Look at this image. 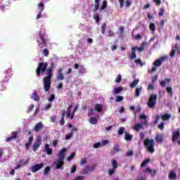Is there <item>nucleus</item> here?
<instances>
[{"instance_id": "1", "label": "nucleus", "mask_w": 180, "mask_h": 180, "mask_svg": "<svg viewBox=\"0 0 180 180\" xmlns=\"http://www.w3.org/2000/svg\"><path fill=\"white\" fill-rule=\"evenodd\" d=\"M47 67H49V63L40 62L36 69V74L38 77L41 75V74L43 75L46 72V76L42 79L45 92H49L51 88V78H53V74L54 72V63H51L49 68H47Z\"/></svg>"}, {"instance_id": "2", "label": "nucleus", "mask_w": 180, "mask_h": 180, "mask_svg": "<svg viewBox=\"0 0 180 180\" xmlns=\"http://www.w3.org/2000/svg\"><path fill=\"white\" fill-rule=\"evenodd\" d=\"M65 153H67V149H62L58 154V160L56 162V169H60L62 165H64V159L65 158Z\"/></svg>"}, {"instance_id": "3", "label": "nucleus", "mask_w": 180, "mask_h": 180, "mask_svg": "<svg viewBox=\"0 0 180 180\" xmlns=\"http://www.w3.org/2000/svg\"><path fill=\"white\" fill-rule=\"evenodd\" d=\"M37 43L38 44V47L40 49H44V47H46V44L47 43V35L46 33L43 32V31L39 32V37L37 39Z\"/></svg>"}, {"instance_id": "4", "label": "nucleus", "mask_w": 180, "mask_h": 180, "mask_svg": "<svg viewBox=\"0 0 180 180\" xmlns=\"http://www.w3.org/2000/svg\"><path fill=\"white\" fill-rule=\"evenodd\" d=\"M165 60H167V57L165 56L161 57L155 60L153 62V67L151 68V70H148V72H150V74H153V72H155L157 71V68H158V67H161V65H162V63H164Z\"/></svg>"}, {"instance_id": "5", "label": "nucleus", "mask_w": 180, "mask_h": 180, "mask_svg": "<svg viewBox=\"0 0 180 180\" xmlns=\"http://www.w3.org/2000/svg\"><path fill=\"white\" fill-rule=\"evenodd\" d=\"M143 146H145L147 151L150 154H153V153L155 151V150H154V139H146L143 141Z\"/></svg>"}, {"instance_id": "6", "label": "nucleus", "mask_w": 180, "mask_h": 180, "mask_svg": "<svg viewBox=\"0 0 180 180\" xmlns=\"http://www.w3.org/2000/svg\"><path fill=\"white\" fill-rule=\"evenodd\" d=\"M157 98H158V95L157 94H151L149 96L148 101V106L150 109H153L155 108V105L157 103Z\"/></svg>"}, {"instance_id": "7", "label": "nucleus", "mask_w": 180, "mask_h": 180, "mask_svg": "<svg viewBox=\"0 0 180 180\" xmlns=\"http://www.w3.org/2000/svg\"><path fill=\"white\" fill-rule=\"evenodd\" d=\"M40 146H41V136L37 137L36 141L32 146L33 151H37V149L39 147H40Z\"/></svg>"}, {"instance_id": "8", "label": "nucleus", "mask_w": 180, "mask_h": 180, "mask_svg": "<svg viewBox=\"0 0 180 180\" xmlns=\"http://www.w3.org/2000/svg\"><path fill=\"white\" fill-rule=\"evenodd\" d=\"M180 137V129H178L176 131H172V143H176Z\"/></svg>"}, {"instance_id": "9", "label": "nucleus", "mask_w": 180, "mask_h": 180, "mask_svg": "<svg viewBox=\"0 0 180 180\" xmlns=\"http://www.w3.org/2000/svg\"><path fill=\"white\" fill-rule=\"evenodd\" d=\"M155 140L158 144H162L164 143V134H157Z\"/></svg>"}, {"instance_id": "10", "label": "nucleus", "mask_w": 180, "mask_h": 180, "mask_svg": "<svg viewBox=\"0 0 180 180\" xmlns=\"http://www.w3.org/2000/svg\"><path fill=\"white\" fill-rule=\"evenodd\" d=\"M44 167V163L36 164L35 165L31 167V171L32 172H37V171H40V169H41V168H43Z\"/></svg>"}, {"instance_id": "11", "label": "nucleus", "mask_w": 180, "mask_h": 180, "mask_svg": "<svg viewBox=\"0 0 180 180\" xmlns=\"http://www.w3.org/2000/svg\"><path fill=\"white\" fill-rule=\"evenodd\" d=\"M18 139V132L16 131H13L11 133V136L6 139V141L7 143H9L10 141H12L13 140H16Z\"/></svg>"}, {"instance_id": "12", "label": "nucleus", "mask_w": 180, "mask_h": 180, "mask_svg": "<svg viewBox=\"0 0 180 180\" xmlns=\"http://www.w3.org/2000/svg\"><path fill=\"white\" fill-rule=\"evenodd\" d=\"M78 68L79 74H84L85 72V68H84V65H79L78 63L75 64L74 69L78 70Z\"/></svg>"}, {"instance_id": "13", "label": "nucleus", "mask_w": 180, "mask_h": 180, "mask_svg": "<svg viewBox=\"0 0 180 180\" xmlns=\"http://www.w3.org/2000/svg\"><path fill=\"white\" fill-rule=\"evenodd\" d=\"M95 169V165H87L86 166V168L83 169L84 174H89V172H92Z\"/></svg>"}, {"instance_id": "14", "label": "nucleus", "mask_w": 180, "mask_h": 180, "mask_svg": "<svg viewBox=\"0 0 180 180\" xmlns=\"http://www.w3.org/2000/svg\"><path fill=\"white\" fill-rule=\"evenodd\" d=\"M38 8L39 9V14L37 16V19H40V18H41V12H43V11H44V4L39 3L38 4Z\"/></svg>"}, {"instance_id": "15", "label": "nucleus", "mask_w": 180, "mask_h": 180, "mask_svg": "<svg viewBox=\"0 0 180 180\" xmlns=\"http://www.w3.org/2000/svg\"><path fill=\"white\" fill-rule=\"evenodd\" d=\"M65 115H66L67 117H68V109H67L66 112H65V110L63 111L62 116H61V118L60 120V126H64V123H65L64 117H65Z\"/></svg>"}, {"instance_id": "16", "label": "nucleus", "mask_w": 180, "mask_h": 180, "mask_svg": "<svg viewBox=\"0 0 180 180\" xmlns=\"http://www.w3.org/2000/svg\"><path fill=\"white\" fill-rule=\"evenodd\" d=\"M43 126H44L43 124V122H39L35 124L33 131H36L37 133V131H40V130H41V129H43Z\"/></svg>"}, {"instance_id": "17", "label": "nucleus", "mask_w": 180, "mask_h": 180, "mask_svg": "<svg viewBox=\"0 0 180 180\" xmlns=\"http://www.w3.org/2000/svg\"><path fill=\"white\" fill-rule=\"evenodd\" d=\"M56 78L59 81H63V79H64V75L63 74V68H60L58 70V75H57Z\"/></svg>"}, {"instance_id": "18", "label": "nucleus", "mask_w": 180, "mask_h": 180, "mask_svg": "<svg viewBox=\"0 0 180 180\" xmlns=\"http://www.w3.org/2000/svg\"><path fill=\"white\" fill-rule=\"evenodd\" d=\"M44 150L47 155H51V154H53V148H50L49 143L45 144Z\"/></svg>"}, {"instance_id": "19", "label": "nucleus", "mask_w": 180, "mask_h": 180, "mask_svg": "<svg viewBox=\"0 0 180 180\" xmlns=\"http://www.w3.org/2000/svg\"><path fill=\"white\" fill-rule=\"evenodd\" d=\"M132 53L130 56V60H134L137 58V55L136 54V51H137V46H134L131 48Z\"/></svg>"}, {"instance_id": "20", "label": "nucleus", "mask_w": 180, "mask_h": 180, "mask_svg": "<svg viewBox=\"0 0 180 180\" xmlns=\"http://www.w3.org/2000/svg\"><path fill=\"white\" fill-rule=\"evenodd\" d=\"M100 4H101V0H94V7L93 8L94 13H95L96 11H99Z\"/></svg>"}, {"instance_id": "21", "label": "nucleus", "mask_w": 180, "mask_h": 180, "mask_svg": "<svg viewBox=\"0 0 180 180\" xmlns=\"http://www.w3.org/2000/svg\"><path fill=\"white\" fill-rule=\"evenodd\" d=\"M108 8V1L103 0L102 4L98 8L99 12H102V11Z\"/></svg>"}, {"instance_id": "22", "label": "nucleus", "mask_w": 180, "mask_h": 180, "mask_svg": "<svg viewBox=\"0 0 180 180\" xmlns=\"http://www.w3.org/2000/svg\"><path fill=\"white\" fill-rule=\"evenodd\" d=\"M78 106H79L78 105H75L72 112V113H70V112H68V117H70V119H74L75 112L78 110Z\"/></svg>"}, {"instance_id": "23", "label": "nucleus", "mask_w": 180, "mask_h": 180, "mask_svg": "<svg viewBox=\"0 0 180 180\" xmlns=\"http://www.w3.org/2000/svg\"><path fill=\"white\" fill-rule=\"evenodd\" d=\"M124 140H126V141H131V140H133V135L127 133V132H124Z\"/></svg>"}, {"instance_id": "24", "label": "nucleus", "mask_w": 180, "mask_h": 180, "mask_svg": "<svg viewBox=\"0 0 180 180\" xmlns=\"http://www.w3.org/2000/svg\"><path fill=\"white\" fill-rule=\"evenodd\" d=\"M32 143H33V136H31L28 138V142L25 143V148L27 150H29V147L32 145Z\"/></svg>"}, {"instance_id": "25", "label": "nucleus", "mask_w": 180, "mask_h": 180, "mask_svg": "<svg viewBox=\"0 0 180 180\" xmlns=\"http://www.w3.org/2000/svg\"><path fill=\"white\" fill-rule=\"evenodd\" d=\"M169 179L176 180V173H175L174 171H171L169 173Z\"/></svg>"}, {"instance_id": "26", "label": "nucleus", "mask_w": 180, "mask_h": 180, "mask_svg": "<svg viewBox=\"0 0 180 180\" xmlns=\"http://www.w3.org/2000/svg\"><path fill=\"white\" fill-rule=\"evenodd\" d=\"M169 82H171V79L166 78L163 81L160 82V86L164 87L165 85H167V84H169Z\"/></svg>"}, {"instance_id": "27", "label": "nucleus", "mask_w": 180, "mask_h": 180, "mask_svg": "<svg viewBox=\"0 0 180 180\" xmlns=\"http://www.w3.org/2000/svg\"><path fill=\"white\" fill-rule=\"evenodd\" d=\"M121 92H123V87H117L113 90V95H117V94H120Z\"/></svg>"}, {"instance_id": "28", "label": "nucleus", "mask_w": 180, "mask_h": 180, "mask_svg": "<svg viewBox=\"0 0 180 180\" xmlns=\"http://www.w3.org/2000/svg\"><path fill=\"white\" fill-rule=\"evenodd\" d=\"M31 99H32L33 101H35V102H39L40 101V97H39V95L37 94V93L34 92L32 94V96H31Z\"/></svg>"}, {"instance_id": "29", "label": "nucleus", "mask_w": 180, "mask_h": 180, "mask_svg": "<svg viewBox=\"0 0 180 180\" xmlns=\"http://www.w3.org/2000/svg\"><path fill=\"white\" fill-rule=\"evenodd\" d=\"M143 129V124L141 123L136 124L134 126V130H136V131H140Z\"/></svg>"}, {"instance_id": "30", "label": "nucleus", "mask_w": 180, "mask_h": 180, "mask_svg": "<svg viewBox=\"0 0 180 180\" xmlns=\"http://www.w3.org/2000/svg\"><path fill=\"white\" fill-rule=\"evenodd\" d=\"M102 105L101 104H96L94 105V110H96V112H98V113H101V112H102Z\"/></svg>"}, {"instance_id": "31", "label": "nucleus", "mask_w": 180, "mask_h": 180, "mask_svg": "<svg viewBox=\"0 0 180 180\" xmlns=\"http://www.w3.org/2000/svg\"><path fill=\"white\" fill-rule=\"evenodd\" d=\"M93 18L94 20H96V23H99L101 21V15H99V13H96L94 15Z\"/></svg>"}, {"instance_id": "32", "label": "nucleus", "mask_w": 180, "mask_h": 180, "mask_svg": "<svg viewBox=\"0 0 180 180\" xmlns=\"http://www.w3.org/2000/svg\"><path fill=\"white\" fill-rule=\"evenodd\" d=\"M148 162H151V159L148 158L146 160H144L143 162H142V163L141 164V168H144V167H146V165H147V164H148Z\"/></svg>"}, {"instance_id": "33", "label": "nucleus", "mask_w": 180, "mask_h": 180, "mask_svg": "<svg viewBox=\"0 0 180 180\" xmlns=\"http://www.w3.org/2000/svg\"><path fill=\"white\" fill-rule=\"evenodd\" d=\"M140 80L139 79H135L130 84V87L131 88H135V86H137V84H139Z\"/></svg>"}, {"instance_id": "34", "label": "nucleus", "mask_w": 180, "mask_h": 180, "mask_svg": "<svg viewBox=\"0 0 180 180\" xmlns=\"http://www.w3.org/2000/svg\"><path fill=\"white\" fill-rule=\"evenodd\" d=\"M111 165L112 166V169H117L118 165H117V162H116L115 160H111Z\"/></svg>"}, {"instance_id": "35", "label": "nucleus", "mask_w": 180, "mask_h": 180, "mask_svg": "<svg viewBox=\"0 0 180 180\" xmlns=\"http://www.w3.org/2000/svg\"><path fill=\"white\" fill-rule=\"evenodd\" d=\"M171 118V115L169 114H165L162 116V120L166 121L169 120Z\"/></svg>"}, {"instance_id": "36", "label": "nucleus", "mask_w": 180, "mask_h": 180, "mask_svg": "<svg viewBox=\"0 0 180 180\" xmlns=\"http://www.w3.org/2000/svg\"><path fill=\"white\" fill-rule=\"evenodd\" d=\"M141 87H137L135 90V94H136V98H139V96H140V94H141Z\"/></svg>"}, {"instance_id": "37", "label": "nucleus", "mask_w": 180, "mask_h": 180, "mask_svg": "<svg viewBox=\"0 0 180 180\" xmlns=\"http://www.w3.org/2000/svg\"><path fill=\"white\" fill-rule=\"evenodd\" d=\"M119 145H115L113 147V151L112 152V154H116V153H119Z\"/></svg>"}, {"instance_id": "38", "label": "nucleus", "mask_w": 180, "mask_h": 180, "mask_svg": "<svg viewBox=\"0 0 180 180\" xmlns=\"http://www.w3.org/2000/svg\"><path fill=\"white\" fill-rule=\"evenodd\" d=\"M149 29L151 30L152 33H154V32L155 31L156 28H155V24L154 23H150L149 25Z\"/></svg>"}, {"instance_id": "39", "label": "nucleus", "mask_w": 180, "mask_h": 180, "mask_svg": "<svg viewBox=\"0 0 180 180\" xmlns=\"http://www.w3.org/2000/svg\"><path fill=\"white\" fill-rule=\"evenodd\" d=\"M77 132V128H72V131H71V133H70L68 134V139L70 140V139L71 137H72L74 136V133Z\"/></svg>"}, {"instance_id": "40", "label": "nucleus", "mask_w": 180, "mask_h": 180, "mask_svg": "<svg viewBox=\"0 0 180 180\" xmlns=\"http://www.w3.org/2000/svg\"><path fill=\"white\" fill-rule=\"evenodd\" d=\"M164 12H165V9L164 8H160L158 13L159 18H162V16H164Z\"/></svg>"}, {"instance_id": "41", "label": "nucleus", "mask_w": 180, "mask_h": 180, "mask_svg": "<svg viewBox=\"0 0 180 180\" xmlns=\"http://www.w3.org/2000/svg\"><path fill=\"white\" fill-rule=\"evenodd\" d=\"M115 84H120L122 82V75H118L115 80Z\"/></svg>"}, {"instance_id": "42", "label": "nucleus", "mask_w": 180, "mask_h": 180, "mask_svg": "<svg viewBox=\"0 0 180 180\" xmlns=\"http://www.w3.org/2000/svg\"><path fill=\"white\" fill-rule=\"evenodd\" d=\"M123 133H124V127H121L118 129L117 134L118 136H122Z\"/></svg>"}, {"instance_id": "43", "label": "nucleus", "mask_w": 180, "mask_h": 180, "mask_svg": "<svg viewBox=\"0 0 180 180\" xmlns=\"http://www.w3.org/2000/svg\"><path fill=\"white\" fill-rule=\"evenodd\" d=\"M90 123H91V124H96V123H98V119L96 117H91L90 119Z\"/></svg>"}, {"instance_id": "44", "label": "nucleus", "mask_w": 180, "mask_h": 180, "mask_svg": "<svg viewBox=\"0 0 180 180\" xmlns=\"http://www.w3.org/2000/svg\"><path fill=\"white\" fill-rule=\"evenodd\" d=\"M101 32H102L103 34H104L105 32H106V23L105 22L103 23L101 25Z\"/></svg>"}, {"instance_id": "45", "label": "nucleus", "mask_w": 180, "mask_h": 180, "mask_svg": "<svg viewBox=\"0 0 180 180\" xmlns=\"http://www.w3.org/2000/svg\"><path fill=\"white\" fill-rule=\"evenodd\" d=\"M145 46H146V42H143L141 44V46H140L139 48L137 47L136 50H138L139 51H143V50H144Z\"/></svg>"}, {"instance_id": "46", "label": "nucleus", "mask_w": 180, "mask_h": 180, "mask_svg": "<svg viewBox=\"0 0 180 180\" xmlns=\"http://www.w3.org/2000/svg\"><path fill=\"white\" fill-rule=\"evenodd\" d=\"M50 171H51V169L50 168V167H46L44 171V175H47V174H49Z\"/></svg>"}, {"instance_id": "47", "label": "nucleus", "mask_w": 180, "mask_h": 180, "mask_svg": "<svg viewBox=\"0 0 180 180\" xmlns=\"http://www.w3.org/2000/svg\"><path fill=\"white\" fill-rule=\"evenodd\" d=\"M34 108V104L30 105L27 110V113H30V112H32V110H33Z\"/></svg>"}, {"instance_id": "48", "label": "nucleus", "mask_w": 180, "mask_h": 180, "mask_svg": "<svg viewBox=\"0 0 180 180\" xmlns=\"http://www.w3.org/2000/svg\"><path fill=\"white\" fill-rule=\"evenodd\" d=\"M134 63L136 64H139V65H141V67H143V65H144V64L143 63V62H141V59L138 58L136 60H134Z\"/></svg>"}, {"instance_id": "49", "label": "nucleus", "mask_w": 180, "mask_h": 180, "mask_svg": "<svg viewBox=\"0 0 180 180\" xmlns=\"http://www.w3.org/2000/svg\"><path fill=\"white\" fill-rule=\"evenodd\" d=\"M94 148H99V147H102V143L98 142L93 145Z\"/></svg>"}, {"instance_id": "50", "label": "nucleus", "mask_w": 180, "mask_h": 180, "mask_svg": "<svg viewBox=\"0 0 180 180\" xmlns=\"http://www.w3.org/2000/svg\"><path fill=\"white\" fill-rule=\"evenodd\" d=\"M116 172V169H110L108 172V175H110V176H112V175H113V174H115V172Z\"/></svg>"}, {"instance_id": "51", "label": "nucleus", "mask_w": 180, "mask_h": 180, "mask_svg": "<svg viewBox=\"0 0 180 180\" xmlns=\"http://www.w3.org/2000/svg\"><path fill=\"white\" fill-rule=\"evenodd\" d=\"M77 172V166L75 165H73L72 167H71V169H70V174H74Z\"/></svg>"}, {"instance_id": "52", "label": "nucleus", "mask_w": 180, "mask_h": 180, "mask_svg": "<svg viewBox=\"0 0 180 180\" xmlns=\"http://www.w3.org/2000/svg\"><path fill=\"white\" fill-rule=\"evenodd\" d=\"M166 91L167 94H169L170 95H172V87L168 86L166 88Z\"/></svg>"}, {"instance_id": "53", "label": "nucleus", "mask_w": 180, "mask_h": 180, "mask_svg": "<svg viewBox=\"0 0 180 180\" xmlns=\"http://www.w3.org/2000/svg\"><path fill=\"white\" fill-rule=\"evenodd\" d=\"M120 34H124V27L121 26L119 29Z\"/></svg>"}, {"instance_id": "54", "label": "nucleus", "mask_w": 180, "mask_h": 180, "mask_svg": "<svg viewBox=\"0 0 180 180\" xmlns=\"http://www.w3.org/2000/svg\"><path fill=\"white\" fill-rule=\"evenodd\" d=\"M164 124H165V123L164 122H162L158 126V129H160V130H164Z\"/></svg>"}, {"instance_id": "55", "label": "nucleus", "mask_w": 180, "mask_h": 180, "mask_svg": "<svg viewBox=\"0 0 180 180\" xmlns=\"http://www.w3.org/2000/svg\"><path fill=\"white\" fill-rule=\"evenodd\" d=\"M77 153L73 152L70 155L68 156V161H71V160H72V158H74V157H75Z\"/></svg>"}, {"instance_id": "56", "label": "nucleus", "mask_w": 180, "mask_h": 180, "mask_svg": "<svg viewBox=\"0 0 180 180\" xmlns=\"http://www.w3.org/2000/svg\"><path fill=\"white\" fill-rule=\"evenodd\" d=\"M43 54L44 55L45 57H49V49H44L43 50Z\"/></svg>"}, {"instance_id": "57", "label": "nucleus", "mask_w": 180, "mask_h": 180, "mask_svg": "<svg viewBox=\"0 0 180 180\" xmlns=\"http://www.w3.org/2000/svg\"><path fill=\"white\" fill-rule=\"evenodd\" d=\"M56 99V95L51 94L50 98L48 99L49 102H53Z\"/></svg>"}, {"instance_id": "58", "label": "nucleus", "mask_w": 180, "mask_h": 180, "mask_svg": "<svg viewBox=\"0 0 180 180\" xmlns=\"http://www.w3.org/2000/svg\"><path fill=\"white\" fill-rule=\"evenodd\" d=\"M102 144V147H103V146H106L108 144H109V140L105 139V140H103L101 142Z\"/></svg>"}, {"instance_id": "59", "label": "nucleus", "mask_w": 180, "mask_h": 180, "mask_svg": "<svg viewBox=\"0 0 180 180\" xmlns=\"http://www.w3.org/2000/svg\"><path fill=\"white\" fill-rule=\"evenodd\" d=\"M176 53V51H175V49H172L170 52V57H172V58L175 57Z\"/></svg>"}, {"instance_id": "60", "label": "nucleus", "mask_w": 180, "mask_h": 180, "mask_svg": "<svg viewBox=\"0 0 180 180\" xmlns=\"http://www.w3.org/2000/svg\"><path fill=\"white\" fill-rule=\"evenodd\" d=\"M123 101V96H117L116 97V102H122Z\"/></svg>"}, {"instance_id": "61", "label": "nucleus", "mask_w": 180, "mask_h": 180, "mask_svg": "<svg viewBox=\"0 0 180 180\" xmlns=\"http://www.w3.org/2000/svg\"><path fill=\"white\" fill-rule=\"evenodd\" d=\"M139 137L141 140H144L145 137H146V134L144 132H141L139 134Z\"/></svg>"}, {"instance_id": "62", "label": "nucleus", "mask_w": 180, "mask_h": 180, "mask_svg": "<svg viewBox=\"0 0 180 180\" xmlns=\"http://www.w3.org/2000/svg\"><path fill=\"white\" fill-rule=\"evenodd\" d=\"M133 154H134L133 150H129L126 153L127 157H131L133 156Z\"/></svg>"}, {"instance_id": "63", "label": "nucleus", "mask_w": 180, "mask_h": 180, "mask_svg": "<svg viewBox=\"0 0 180 180\" xmlns=\"http://www.w3.org/2000/svg\"><path fill=\"white\" fill-rule=\"evenodd\" d=\"M86 163V158H83L80 161V165H85Z\"/></svg>"}, {"instance_id": "64", "label": "nucleus", "mask_w": 180, "mask_h": 180, "mask_svg": "<svg viewBox=\"0 0 180 180\" xmlns=\"http://www.w3.org/2000/svg\"><path fill=\"white\" fill-rule=\"evenodd\" d=\"M84 179H85V177L84 176H78L75 179V180H84Z\"/></svg>"}]
</instances>
